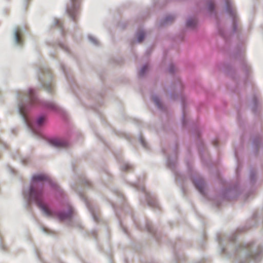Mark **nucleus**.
I'll use <instances>...</instances> for the list:
<instances>
[{
    "instance_id": "1",
    "label": "nucleus",
    "mask_w": 263,
    "mask_h": 263,
    "mask_svg": "<svg viewBox=\"0 0 263 263\" xmlns=\"http://www.w3.org/2000/svg\"><path fill=\"white\" fill-rule=\"evenodd\" d=\"M43 180L50 181L48 177L43 174H36L32 176V184L30 186L29 196L30 198L34 201L43 213L47 216H52L53 212L49 209L47 205L43 201L42 190H40L36 187V182Z\"/></svg>"
},
{
    "instance_id": "2",
    "label": "nucleus",
    "mask_w": 263,
    "mask_h": 263,
    "mask_svg": "<svg viewBox=\"0 0 263 263\" xmlns=\"http://www.w3.org/2000/svg\"><path fill=\"white\" fill-rule=\"evenodd\" d=\"M194 183L196 188L201 194H203L204 183L202 179L199 178L194 180Z\"/></svg>"
},
{
    "instance_id": "3",
    "label": "nucleus",
    "mask_w": 263,
    "mask_h": 263,
    "mask_svg": "<svg viewBox=\"0 0 263 263\" xmlns=\"http://www.w3.org/2000/svg\"><path fill=\"white\" fill-rule=\"evenodd\" d=\"M50 143L58 147H66L68 145V143L66 141L57 139L51 140Z\"/></svg>"
},
{
    "instance_id": "4",
    "label": "nucleus",
    "mask_w": 263,
    "mask_h": 263,
    "mask_svg": "<svg viewBox=\"0 0 263 263\" xmlns=\"http://www.w3.org/2000/svg\"><path fill=\"white\" fill-rule=\"evenodd\" d=\"M20 113L22 115V116L23 117L25 121V122L26 123L27 126L30 128V129L33 131V127L32 126V124L31 123L28 121L26 116V112H25V108L24 107H22V106H20Z\"/></svg>"
},
{
    "instance_id": "5",
    "label": "nucleus",
    "mask_w": 263,
    "mask_h": 263,
    "mask_svg": "<svg viewBox=\"0 0 263 263\" xmlns=\"http://www.w3.org/2000/svg\"><path fill=\"white\" fill-rule=\"evenodd\" d=\"M72 4V8H68L67 9V12L72 17L74 18L75 13L76 12V5L78 2V0H71Z\"/></svg>"
},
{
    "instance_id": "6",
    "label": "nucleus",
    "mask_w": 263,
    "mask_h": 263,
    "mask_svg": "<svg viewBox=\"0 0 263 263\" xmlns=\"http://www.w3.org/2000/svg\"><path fill=\"white\" fill-rule=\"evenodd\" d=\"M15 37L16 42L18 44H21L22 42L21 31L19 28H17L15 31Z\"/></svg>"
},
{
    "instance_id": "7",
    "label": "nucleus",
    "mask_w": 263,
    "mask_h": 263,
    "mask_svg": "<svg viewBox=\"0 0 263 263\" xmlns=\"http://www.w3.org/2000/svg\"><path fill=\"white\" fill-rule=\"evenodd\" d=\"M72 216V211L70 209V212L68 214H59L58 217L60 220H64L67 218H69Z\"/></svg>"
},
{
    "instance_id": "8",
    "label": "nucleus",
    "mask_w": 263,
    "mask_h": 263,
    "mask_svg": "<svg viewBox=\"0 0 263 263\" xmlns=\"http://www.w3.org/2000/svg\"><path fill=\"white\" fill-rule=\"evenodd\" d=\"M28 96L32 104H34L36 101V98L34 94L33 89H29L28 91Z\"/></svg>"
},
{
    "instance_id": "9",
    "label": "nucleus",
    "mask_w": 263,
    "mask_h": 263,
    "mask_svg": "<svg viewBox=\"0 0 263 263\" xmlns=\"http://www.w3.org/2000/svg\"><path fill=\"white\" fill-rule=\"evenodd\" d=\"M144 38V33L143 32H141L138 33L137 39L138 42H141Z\"/></svg>"
},
{
    "instance_id": "10",
    "label": "nucleus",
    "mask_w": 263,
    "mask_h": 263,
    "mask_svg": "<svg viewBox=\"0 0 263 263\" xmlns=\"http://www.w3.org/2000/svg\"><path fill=\"white\" fill-rule=\"evenodd\" d=\"M45 120V117L43 116L40 117L37 120V124L38 125L41 126Z\"/></svg>"
},
{
    "instance_id": "11",
    "label": "nucleus",
    "mask_w": 263,
    "mask_h": 263,
    "mask_svg": "<svg viewBox=\"0 0 263 263\" xmlns=\"http://www.w3.org/2000/svg\"><path fill=\"white\" fill-rule=\"evenodd\" d=\"M196 22L195 20H189L187 21L186 23V25L187 26L192 27L195 24Z\"/></svg>"
},
{
    "instance_id": "12",
    "label": "nucleus",
    "mask_w": 263,
    "mask_h": 263,
    "mask_svg": "<svg viewBox=\"0 0 263 263\" xmlns=\"http://www.w3.org/2000/svg\"><path fill=\"white\" fill-rule=\"evenodd\" d=\"M147 68H148L147 66H146V65L144 66L141 69V70L139 72V74L140 76H143L144 74V73H145V72L146 71V70L147 69Z\"/></svg>"
},
{
    "instance_id": "13",
    "label": "nucleus",
    "mask_w": 263,
    "mask_h": 263,
    "mask_svg": "<svg viewBox=\"0 0 263 263\" xmlns=\"http://www.w3.org/2000/svg\"><path fill=\"white\" fill-rule=\"evenodd\" d=\"M153 100H154V101L156 104V105L157 106H160V101H159L158 98H157V97H154Z\"/></svg>"
},
{
    "instance_id": "14",
    "label": "nucleus",
    "mask_w": 263,
    "mask_h": 263,
    "mask_svg": "<svg viewBox=\"0 0 263 263\" xmlns=\"http://www.w3.org/2000/svg\"><path fill=\"white\" fill-rule=\"evenodd\" d=\"M214 4H213L211 3V4H209V10H210V11L213 10V9H214Z\"/></svg>"
},
{
    "instance_id": "15",
    "label": "nucleus",
    "mask_w": 263,
    "mask_h": 263,
    "mask_svg": "<svg viewBox=\"0 0 263 263\" xmlns=\"http://www.w3.org/2000/svg\"><path fill=\"white\" fill-rule=\"evenodd\" d=\"M52 90V87L51 86H50V88L48 90L49 92H51Z\"/></svg>"
},
{
    "instance_id": "16",
    "label": "nucleus",
    "mask_w": 263,
    "mask_h": 263,
    "mask_svg": "<svg viewBox=\"0 0 263 263\" xmlns=\"http://www.w3.org/2000/svg\"><path fill=\"white\" fill-rule=\"evenodd\" d=\"M90 39L91 40V41L92 42H94V43H96V41H95V39H92V38H90Z\"/></svg>"
},
{
    "instance_id": "17",
    "label": "nucleus",
    "mask_w": 263,
    "mask_h": 263,
    "mask_svg": "<svg viewBox=\"0 0 263 263\" xmlns=\"http://www.w3.org/2000/svg\"><path fill=\"white\" fill-rule=\"evenodd\" d=\"M129 167V166H127V167L125 168V170H128V168Z\"/></svg>"
}]
</instances>
